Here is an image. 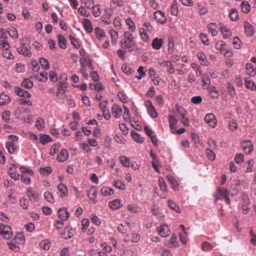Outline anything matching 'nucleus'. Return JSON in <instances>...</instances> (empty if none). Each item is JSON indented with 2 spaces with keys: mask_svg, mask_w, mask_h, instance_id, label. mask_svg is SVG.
I'll return each instance as SVG.
<instances>
[{
  "mask_svg": "<svg viewBox=\"0 0 256 256\" xmlns=\"http://www.w3.org/2000/svg\"><path fill=\"white\" fill-rule=\"evenodd\" d=\"M124 2L123 0H111L110 2V6L122 7L124 6Z\"/></svg>",
  "mask_w": 256,
  "mask_h": 256,
  "instance_id": "obj_57",
  "label": "nucleus"
},
{
  "mask_svg": "<svg viewBox=\"0 0 256 256\" xmlns=\"http://www.w3.org/2000/svg\"><path fill=\"white\" fill-rule=\"evenodd\" d=\"M40 142L42 144H44L46 143L51 141L52 139L48 135L46 134H41L40 137Z\"/></svg>",
  "mask_w": 256,
  "mask_h": 256,
  "instance_id": "obj_63",
  "label": "nucleus"
},
{
  "mask_svg": "<svg viewBox=\"0 0 256 256\" xmlns=\"http://www.w3.org/2000/svg\"><path fill=\"white\" fill-rule=\"evenodd\" d=\"M100 191L102 194L104 196H110L114 193L113 190L108 187H103Z\"/></svg>",
  "mask_w": 256,
  "mask_h": 256,
  "instance_id": "obj_50",
  "label": "nucleus"
},
{
  "mask_svg": "<svg viewBox=\"0 0 256 256\" xmlns=\"http://www.w3.org/2000/svg\"><path fill=\"white\" fill-rule=\"evenodd\" d=\"M82 232H86V229L88 227L90 224V221L88 218H84L82 220Z\"/></svg>",
  "mask_w": 256,
  "mask_h": 256,
  "instance_id": "obj_54",
  "label": "nucleus"
},
{
  "mask_svg": "<svg viewBox=\"0 0 256 256\" xmlns=\"http://www.w3.org/2000/svg\"><path fill=\"white\" fill-rule=\"evenodd\" d=\"M209 32L212 36H214L218 34V30L216 25L214 23H210L208 26Z\"/></svg>",
  "mask_w": 256,
  "mask_h": 256,
  "instance_id": "obj_34",
  "label": "nucleus"
},
{
  "mask_svg": "<svg viewBox=\"0 0 256 256\" xmlns=\"http://www.w3.org/2000/svg\"><path fill=\"white\" fill-rule=\"evenodd\" d=\"M241 146L244 151L246 154H250L253 150V145L251 141L249 140L242 142L241 143Z\"/></svg>",
  "mask_w": 256,
  "mask_h": 256,
  "instance_id": "obj_12",
  "label": "nucleus"
},
{
  "mask_svg": "<svg viewBox=\"0 0 256 256\" xmlns=\"http://www.w3.org/2000/svg\"><path fill=\"white\" fill-rule=\"evenodd\" d=\"M202 86L204 89H208L210 85V82L209 77L207 75H203L202 76Z\"/></svg>",
  "mask_w": 256,
  "mask_h": 256,
  "instance_id": "obj_48",
  "label": "nucleus"
},
{
  "mask_svg": "<svg viewBox=\"0 0 256 256\" xmlns=\"http://www.w3.org/2000/svg\"><path fill=\"white\" fill-rule=\"evenodd\" d=\"M108 33L111 38L112 43L114 45L116 44L118 37V32L113 29H110L108 31Z\"/></svg>",
  "mask_w": 256,
  "mask_h": 256,
  "instance_id": "obj_30",
  "label": "nucleus"
},
{
  "mask_svg": "<svg viewBox=\"0 0 256 256\" xmlns=\"http://www.w3.org/2000/svg\"><path fill=\"white\" fill-rule=\"evenodd\" d=\"M7 32L10 36L14 39H17L18 37V31L16 28L12 26L9 28L7 30Z\"/></svg>",
  "mask_w": 256,
  "mask_h": 256,
  "instance_id": "obj_38",
  "label": "nucleus"
},
{
  "mask_svg": "<svg viewBox=\"0 0 256 256\" xmlns=\"http://www.w3.org/2000/svg\"><path fill=\"white\" fill-rule=\"evenodd\" d=\"M14 68L17 72L22 73L25 71V65L22 63H18L16 64Z\"/></svg>",
  "mask_w": 256,
  "mask_h": 256,
  "instance_id": "obj_64",
  "label": "nucleus"
},
{
  "mask_svg": "<svg viewBox=\"0 0 256 256\" xmlns=\"http://www.w3.org/2000/svg\"><path fill=\"white\" fill-rule=\"evenodd\" d=\"M12 240L19 246L20 244H24L25 243L26 239L22 233H18L16 235Z\"/></svg>",
  "mask_w": 256,
  "mask_h": 256,
  "instance_id": "obj_25",
  "label": "nucleus"
},
{
  "mask_svg": "<svg viewBox=\"0 0 256 256\" xmlns=\"http://www.w3.org/2000/svg\"><path fill=\"white\" fill-rule=\"evenodd\" d=\"M228 192L224 188H219L218 189V192L215 194L216 199L218 200L219 199L224 198L227 204L230 202V200L228 198Z\"/></svg>",
  "mask_w": 256,
  "mask_h": 256,
  "instance_id": "obj_3",
  "label": "nucleus"
},
{
  "mask_svg": "<svg viewBox=\"0 0 256 256\" xmlns=\"http://www.w3.org/2000/svg\"><path fill=\"white\" fill-rule=\"evenodd\" d=\"M220 28L224 38H228L231 36L232 32L230 28L224 26H221Z\"/></svg>",
  "mask_w": 256,
  "mask_h": 256,
  "instance_id": "obj_36",
  "label": "nucleus"
},
{
  "mask_svg": "<svg viewBox=\"0 0 256 256\" xmlns=\"http://www.w3.org/2000/svg\"><path fill=\"white\" fill-rule=\"evenodd\" d=\"M119 161L122 166L125 167H130L131 164L130 158L125 156H122L119 157Z\"/></svg>",
  "mask_w": 256,
  "mask_h": 256,
  "instance_id": "obj_35",
  "label": "nucleus"
},
{
  "mask_svg": "<svg viewBox=\"0 0 256 256\" xmlns=\"http://www.w3.org/2000/svg\"><path fill=\"white\" fill-rule=\"evenodd\" d=\"M68 80V76L66 74H62L59 78V86L62 88H67L68 82L66 80Z\"/></svg>",
  "mask_w": 256,
  "mask_h": 256,
  "instance_id": "obj_32",
  "label": "nucleus"
},
{
  "mask_svg": "<svg viewBox=\"0 0 256 256\" xmlns=\"http://www.w3.org/2000/svg\"><path fill=\"white\" fill-rule=\"evenodd\" d=\"M128 209L129 211L132 213H138L139 212L140 208L136 204H130L128 206Z\"/></svg>",
  "mask_w": 256,
  "mask_h": 256,
  "instance_id": "obj_58",
  "label": "nucleus"
},
{
  "mask_svg": "<svg viewBox=\"0 0 256 256\" xmlns=\"http://www.w3.org/2000/svg\"><path fill=\"white\" fill-rule=\"evenodd\" d=\"M58 194L63 198L68 195V190L66 185L61 183L58 186Z\"/></svg>",
  "mask_w": 256,
  "mask_h": 256,
  "instance_id": "obj_15",
  "label": "nucleus"
},
{
  "mask_svg": "<svg viewBox=\"0 0 256 256\" xmlns=\"http://www.w3.org/2000/svg\"><path fill=\"white\" fill-rule=\"evenodd\" d=\"M16 169V166L12 164L10 167L8 171L10 176L14 180H18L20 179V174H18Z\"/></svg>",
  "mask_w": 256,
  "mask_h": 256,
  "instance_id": "obj_9",
  "label": "nucleus"
},
{
  "mask_svg": "<svg viewBox=\"0 0 256 256\" xmlns=\"http://www.w3.org/2000/svg\"><path fill=\"white\" fill-rule=\"evenodd\" d=\"M57 37L59 46L62 49H66L67 48V42L65 37L60 34H58Z\"/></svg>",
  "mask_w": 256,
  "mask_h": 256,
  "instance_id": "obj_28",
  "label": "nucleus"
},
{
  "mask_svg": "<svg viewBox=\"0 0 256 256\" xmlns=\"http://www.w3.org/2000/svg\"><path fill=\"white\" fill-rule=\"evenodd\" d=\"M33 86V82L28 78L24 79L22 83V86L26 88H30Z\"/></svg>",
  "mask_w": 256,
  "mask_h": 256,
  "instance_id": "obj_55",
  "label": "nucleus"
},
{
  "mask_svg": "<svg viewBox=\"0 0 256 256\" xmlns=\"http://www.w3.org/2000/svg\"><path fill=\"white\" fill-rule=\"evenodd\" d=\"M168 206L170 208L176 211V212L180 213L181 212L180 206L175 202L172 200L168 201Z\"/></svg>",
  "mask_w": 256,
  "mask_h": 256,
  "instance_id": "obj_47",
  "label": "nucleus"
},
{
  "mask_svg": "<svg viewBox=\"0 0 256 256\" xmlns=\"http://www.w3.org/2000/svg\"><path fill=\"white\" fill-rule=\"evenodd\" d=\"M52 169L50 166L40 168V172L44 176H48L52 172Z\"/></svg>",
  "mask_w": 256,
  "mask_h": 256,
  "instance_id": "obj_49",
  "label": "nucleus"
},
{
  "mask_svg": "<svg viewBox=\"0 0 256 256\" xmlns=\"http://www.w3.org/2000/svg\"><path fill=\"white\" fill-rule=\"evenodd\" d=\"M246 74L250 76H254L256 74V70L254 68L252 64H247L246 65Z\"/></svg>",
  "mask_w": 256,
  "mask_h": 256,
  "instance_id": "obj_39",
  "label": "nucleus"
},
{
  "mask_svg": "<svg viewBox=\"0 0 256 256\" xmlns=\"http://www.w3.org/2000/svg\"><path fill=\"white\" fill-rule=\"evenodd\" d=\"M44 121L42 118H38L36 122L35 126L39 130H43L44 128Z\"/></svg>",
  "mask_w": 256,
  "mask_h": 256,
  "instance_id": "obj_41",
  "label": "nucleus"
},
{
  "mask_svg": "<svg viewBox=\"0 0 256 256\" xmlns=\"http://www.w3.org/2000/svg\"><path fill=\"white\" fill-rule=\"evenodd\" d=\"M244 84L246 88L251 90H256V85L249 78H245Z\"/></svg>",
  "mask_w": 256,
  "mask_h": 256,
  "instance_id": "obj_37",
  "label": "nucleus"
},
{
  "mask_svg": "<svg viewBox=\"0 0 256 256\" xmlns=\"http://www.w3.org/2000/svg\"><path fill=\"white\" fill-rule=\"evenodd\" d=\"M144 105L151 118H155L158 117V112L150 100H146L144 102Z\"/></svg>",
  "mask_w": 256,
  "mask_h": 256,
  "instance_id": "obj_7",
  "label": "nucleus"
},
{
  "mask_svg": "<svg viewBox=\"0 0 256 256\" xmlns=\"http://www.w3.org/2000/svg\"><path fill=\"white\" fill-rule=\"evenodd\" d=\"M212 248V244L207 242H204L202 244V250L204 251H210Z\"/></svg>",
  "mask_w": 256,
  "mask_h": 256,
  "instance_id": "obj_61",
  "label": "nucleus"
},
{
  "mask_svg": "<svg viewBox=\"0 0 256 256\" xmlns=\"http://www.w3.org/2000/svg\"><path fill=\"white\" fill-rule=\"evenodd\" d=\"M158 64L161 67L165 68L166 72L170 74H172L174 73L175 68L174 65L172 64V61L170 60H158Z\"/></svg>",
  "mask_w": 256,
  "mask_h": 256,
  "instance_id": "obj_4",
  "label": "nucleus"
},
{
  "mask_svg": "<svg viewBox=\"0 0 256 256\" xmlns=\"http://www.w3.org/2000/svg\"><path fill=\"white\" fill-rule=\"evenodd\" d=\"M163 44V40L158 38H154L152 43V46L154 50H160Z\"/></svg>",
  "mask_w": 256,
  "mask_h": 256,
  "instance_id": "obj_24",
  "label": "nucleus"
},
{
  "mask_svg": "<svg viewBox=\"0 0 256 256\" xmlns=\"http://www.w3.org/2000/svg\"><path fill=\"white\" fill-rule=\"evenodd\" d=\"M229 16L232 21H236L239 19L238 10L236 8L232 9L229 13Z\"/></svg>",
  "mask_w": 256,
  "mask_h": 256,
  "instance_id": "obj_40",
  "label": "nucleus"
},
{
  "mask_svg": "<svg viewBox=\"0 0 256 256\" xmlns=\"http://www.w3.org/2000/svg\"><path fill=\"white\" fill-rule=\"evenodd\" d=\"M113 14L112 9L107 8L104 10V13L101 17L102 21L106 24H109L111 23L110 18Z\"/></svg>",
  "mask_w": 256,
  "mask_h": 256,
  "instance_id": "obj_8",
  "label": "nucleus"
},
{
  "mask_svg": "<svg viewBox=\"0 0 256 256\" xmlns=\"http://www.w3.org/2000/svg\"><path fill=\"white\" fill-rule=\"evenodd\" d=\"M44 198L46 200L50 203H54L55 202V200L52 194L50 192H44Z\"/></svg>",
  "mask_w": 256,
  "mask_h": 256,
  "instance_id": "obj_56",
  "label": "nucleus"
},
{
  "mask_svg": "<svg viewBox=\"0 0 256 256\" xmlns=\"http://www.w3.org/2000/svg\"><path fill=\"white\" fill-rule=\"evenodd\" d=\"M122 108L117 104H114L112 108V113L116 118H119L122 114Z\"/></svg>",
  "mask_w": 256,
  "mask_h": 256,
  "instance_id": "obj_18",
  "label": "nucleus"
},
{
  "mask_svg": "<svg viewBox=\"0 0 256 256\" xmlns=\"http://www.w3.org/2000/svg\"><path fill=\"white\" fill-rule=\"evenodd\" d=\"M123 48L127 50L128 52H132L136 47V42L133 35L129 32L124 34V38L120 42Z\"/></svg>",
  "mask_w": 256,
  "mask_h": 256,
  "instance_id": "obj_1",
  "label": "nucleus"
},
{
  "mask_svg": "<svg viewBox=\"0 0 256 256\" xmlns=\"http://www.w3.org/2000/svg\"><path fill=\"white\" fill-rule=\"evenodd\" d=\"M197 57L201 65L204 66H208V62L204 54L202 52H199L197 54Z\"/></svg>",
  "mask_w": 256,
  "mask_h": 256,
  "instance_id": "obj_31",
  "label": "nucleus"
},
{
  "mask_svg": "<svg viewBox=\"0 0 256 256\" xmlns=\"http://www.w3.org/2000/svg\"><path fill=\"white\" fill-rule=\"evenodd\" d=\"M109 207L112 210L120 209L122 206V200L120 199H116L108 202Z\"/></svg>",
  "mask_w": 256,
  "mask_h": 256,
  "instance_id": "obj_16",
  "label": "nucleus"
},
{
  "mask_svg": "<svg viewBox=\"0 0 256 256\" xmlns=\"http://www.w3.org/2000/svg\"><path fill=\"white\" fill-rule=\"evenodd\" d=\"M30 112V110L28 108L22 107L17 108L14 112V114L16 118L20 119H24V118Z\"/></svg>",
  "mask_w": 256,
  "mask_h": 256,
  "instance_id": "obj_5",
  "label": "nucleus"
},
{
  "mask_svg": "<svg viewBox=\"0 0 256 256\" xmlns=\"http://www.w3.org/2000/svg\"><path fill=\"white\" fill-rule=\"evenodd\" d=\"M225 46V42L222 40H220L216 43L215 48L217 50H220L221 52H223L226 50Z\"/></svg>",
  "mask_w": 256,
  "mask_h": 256,
  "instance_id": "obj_52",
  "label": "nucleus"
},
{
  "mask_svg": "<svg viewBox=\"0 0 256 256\" xmlns=\"http://www.w3.org/2000/svg\"><path fill=\"white\" fill-rule=\"evenodd\" d=\"M68 158V151L63 149L61 150L60 153L58 154L57 160L60 162H64L66 161Z\"/></svg>",
  "mask_w": 256,
  "mask_h": 256,
  "instance_id": "obj_22",
  "label": "nucleus"
},
{
  "mask_svg": "<svg viewBox=\"0 0 256 256\" xmlns=\"http://www.w3.org/2000/svg\"><path fill=\"white\" fill-rule=\"evenodd\" d=\"M126 24L128 26L130 31L134 32L136 30V26L134 22L130 18L126 20Z\"/></svg>",
  "mask_w": 256,
  "mask_h": 256,
  "instance_id": "obj_43",
  "label": "nucleus"
},
{
  "mask_svg": "<svg viewBox=\"0 0 256 256\" xmlns=\"http://www.w3.org/2000/svg\"><path fill=\"white\" fill-rule=\"evenodd\" d=\"M244 32L248 36H252L255 32L254 26L248 22L244 23Z\"/></svg>",
  "mask_w": 256,
  "mask_h": 256,
  "instance_id": "obj_20",
  "label": "nucleus"
},
{
  "mask_svg": "<svg viewBox=\"0 0 256 256\" xmlns=\"http://www.w3.org/2000/svg\"><path fill=\"white\" fill-rule=\"evenodd\" d=\"M14 92L16 94L20 96L26 98H30L32 94L28 91L21 89L19 87L14 88Z\"/></svg>",
  "mask_w": 256,
  "mask_h": 256,
  "instance_id": "obj_19",
  "label": "nucleus"
},
{
  "mask_svg": "<svg viewBox=\"0 0 256 256\" xmlns=\"http://www.w3.org/2000/svg\"><path fill=\"white\" fill-rule=\"evenodd\" d=\"M26 195L31 201L37 202L38 200V194L34 192L32 189L29 188L26 192Z\"/></svg>",
  "mask_w": 256,
  "mask_h": 256,
  "instance_id": "obj_21",
  "label": "nucleus"
},
{
  "mask_svg": "<svg viewBox=\"0 0 256 256\" xmlns=\"http://www.w3.org/2000/svg\"><path fill=\"white\" fill-rule=\"evenodd\" d=\"M94 32L96 38L99 40H102L106 36L104 30L100 27H96L94 29Z\"/></svg>",
  "mask_w": 256,
  "mask_h": 256,
  "instance_id": "obj_26",
  "label": "nucleus"
},
{
  "mask_svg": "<svg viewBox=\"0 0 256 256\" xmlns=\"http://www.w3.org/2000/svg\"><path fill=\"white\" fill-rule=\"evenodd\" d=\"M132 135L134 140L137 142L142 143L144 142V138L136 132H132Z\"/></svg>",
  "mask_w": 256,
  "mask_h": 256,
  "instance_id": "obj_51",
  "label": "nucleus"
},
{
  "mask_svg": "<svg viewBox=\"0 0 256 256\" xmlns=\"http://www.w3.org/2000/svg\"><path fill=\"white\" fill-rule=\"evenodd\" d=\"M82 24L83 26L88 33H91L93 30V28L91 22L87 19L85 18L83 20Z\"/></svg>",
  "mask_w": 256,
  "mask_h": 256,
  "instance_id": "obj_23",
  "label": "nucleus"
},
{
  "mask_svg": "<svg viewBox=\"0 0 256 256\" xmlns=\"http://www.w3.org/2000/svg\"><path fill=\"white\" fill-rule=\"evenodd\" d=\"M178 12V5L177 2L174 1L172 5L170 8V13L172 15L176 16Z\"/></svg>",
  "mask_w": 256,
  "mask_h": 256,
  "instance_id": "obj_59",
  "label": "nucleus"
},
{
  "mask_svg": "<svg viewBox=\"0 0 256 256\" xmlns=\"http://www.w3.org/2000/svg\"><path fill=\"white\" fill-rule=\"evenodd\" d=\"M177 110L179 114L181 116V122L184 126H188L190 124V121L187 118L185 117L186 112L182 108H178Z\"/></svg>",
  "mask_w": 256,
  "mask_h": 256,
  "instance_id": "obj_13",
  "label": "nucleus"
},
{
  "mask_svg": "<svg viewBox=\"0 0 256 256\" xmlns=\"http://www.w3.org/2000/svg\"><path fill=\"white\" fill-rule=\"evenodd\" d=\"M90 218L92 222L96 226H100L102 224L100 219L94 214H91L90 216Z\"/></svg>",
  "mask_w": 256,
  "mask_h": 256,
  "instance_id": "obj_53",
  "label": "nucleus"
},
{
  "mask_svg": "<svg viewBox=\"0 0 256 256\" xmlns=\"http://www.w3.org/2000/svg\"><path fill=\"white\" fill-rule=\"evenodd\" d=\"M50 246V242L48 240H44L42 242H41L40 244V246L44 250H49Z\"/></svg>",
  "mask_w": 256,
  "mask_h": 256,
  "instance_id": "obj_60",
  "label": "nucleus"
},
{
  "mask_svg": "<svg viewBox=\"0 0 256 256\" xmlns=\"http://www.w3.org/2000/svg\"><path fill=\"white\" fill-rule=\"evenodd\" d=\"M97 191L96 187L92 186L88 190V196L90 200L94 204L96 203V198Z\"/></svg>",
  "mask_w": 256,
  "mask_h": 256,
  "instance_id": "obj_17",
  "label": "nucleus"
},
{
  "mask_svg": "<svg viewBox=\"0 0 256 256\" xmlns=\"http://www.w3.org/2000/svg\"><path fill=\"white\" fill-rule=\"evenodd\" d=\"M10 100L11 99L9 96L4 94L0 95V106L8 104Z\"/></svg>",
  "mask_w": 256,
  "mask_h": 256,
  "instance_id": "obj_33",
  "label": "nucleus"
},
{
  "mask_svg": "<svg viewBox=\"0 0 256 256\" xmlns=\"http://www.w3.org/2000/svg\"><path fill=\"white\" fill-rule=\"evenodd\" d=\"M8 245L10 250L17 252L20 250V246L16 243H15L14 240L8 242Z\"/></svg>",
  "mask_w": 256,
  "mask_h": 256,
  "instance_id": "obj_62",
  "label": "nucleus"
},
{
  "mask_svg": "<svg viewBox=\"0 0 256 256\" xmlns=\"http://www.w3.org/2000/svg\"><path fill=\"white\" fill-rule=\"evenodd\" d=\"M209 92L212 98L217 99L219 98L220 94L215 86H211L210 88Z\"/></svg>",
  "mask_w": 256,
  "mask_h": 256,
  "instance_id": "obj_42",
  "label": "nucleus"
},
{
  "mask_svg": "<svg viewBox=\"0 0 256 256\" xmlns=\"http://www.w3.org/2000/svg\"><path fill=\"white\" fill-rule=\"evenodd\" d=\"M58 214L60 219L62 221L66 220L70 217V213L66 208L59 209L58 211Z\"/></svg>",
  "mask_w": 256,
  "mask_h": 256,
  "instance_id": "obj_14",
  "label": "nucleus"
},
{
  "mask_svg": "<svg viewBox=\"0 0 256 256\" xmlns=\"http://www.w3.org/2000/svg\"><path fill=\"white\" fill-rule=\"evenodd\" d=\"M154 17L158 22L162 24H165L167 20L164 14L160 10H158L154 13Z\"/></svg>",
  "mask_w": 256,
  "mask_h": 256,
  "instance_id": "obj_10",
  "label": "nucleus"
},
{
  "mask_svg": "<svg viewBox=\"0 0 256 256\" xmlns=\"http://www.w3.org/2000/svg\"><path fill=\"white\" fill-rule=\"evenodd\" d=\"M204 120L206 123L212 128H214L217 125V120L216 116L212 113L206 114Z\"/></svg>",
  "mask_w": 256,
  "mask_h": 256,
  "instance_id": "obj_6",
  "label": "nucleus"
},
{
  "mask_svg": "<svg viewBox=\"0 0 256 256\" xmlns=\"http://www.w3.org/2000/svg\"><path fill=\"white\" fill-rule=\"evenodd\" d=\"M17 52L26 56H31L30 51L28 46L19 47L16 49Z\"/></svg>",
  "mask_w": 256,
  "mask_h": 256,
  "instance_id": "obj_29",
  "label": "nucleus"
},
{
  "mask_svg": "<svg viewBox=\"0 0 256 256\" xmlns=\"http://www.w3.org/2000/svg\"><path fill=\"white\" fill-rule=\"evenodd\" d=\"M158 230L159 234L162 237H167L170 234V228L166 224H162Z\"/></svg>",
  "mask_w": 256,
  "mask_h": 256,
  "instance_id": "obj_11",
  "label": "nucleus"
},
{
  "mask_svg": "<svg viewBox=\"0 0 256 256\" xmlns=\"http://www.w3.org/2000/svg\"><path fill=\"white\" fill-rule=\"evenodd\" d=\"M139 32L142 40L145 42L148 41L149 36L146 32L145 28H140Z\"/></svg>",
  "mask_w": 256,
  "mask_h": 256,
  "instance_id": "obj_44",
  "label": "nucleus"
},
{
  "mask_svg": "<svg viewBox=\"0 0 256 256\" xmlns=\"http://www.w3.org/2000/svg\"><path fill=\"white\" fill-rule=\"evenodd\" d=\"M80 62L81 66H86L90 69H92V62L90 58L88 57H83L80 60Z\"/></svg>",
  "mask_w": 256,
  "mask_h": 256,
  "instance_id": "obj_27",
  "label": "nucleus"
},
{
  "mask_svg": "<svg viewBox=\"0 0 256 256\" xmlns=\"http://www.w3.org/2000/svg\"><path fill=\"white\" fill-rule=\"evenodd\" d=\"M241 9L243 12L248 14L250 10V6L248 2H243L241 4Z\"/></svg>",
  "mask_w": 256,
  "mask_h": 256,
  "instance_id": "obj_45",
  "label": "nucleus"
},
{
  "mask_svg": "<svg viewBox=\"0 0 256 256\" xmlns=\"http://www.w3.org/2000/svg\"><path fill=\"white\" fill-rule=\"evenodd\" d=\"M6 147L10 154H14L16 149V146L11 142H6Z\"/></svg>",
  "mask_w": 256,
  "mask_h": 256,
  "instance_id": "obj_46",
  "label": "nucleus"
},
{
  "mask_svg": "<svg viewBox=\"0 0 256 256\" xmlns=\"http://www.w3.org/2000/svg\"><path fill=\"white\" fill-rule=\"evenodd\" d=\"M0 234L6 240L10 239L13 235L11 227L7 225L0 224Z\"/></svg>",
  "mask_w": 256,
  "mask_h": 256,
  "instance_id": "obj_2",
  "label": "nucleus"
}]
</instances>
